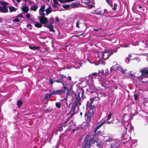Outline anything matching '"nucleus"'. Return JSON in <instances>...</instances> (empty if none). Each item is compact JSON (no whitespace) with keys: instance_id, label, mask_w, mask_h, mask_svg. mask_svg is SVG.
<instances>
[{"instance_id":"6e6552de","label":"nucleus","mask_w":148,"mask_h":148,"mask_svg":"<svg viewBox=\"0 0 148 148\" xmlns=\"http://www.w3.org/2000/svg\"><path fill=\"white\" fill-rule=\"evenodd\" d=\"M113 53V52L109 50H106L104 52H99L98 55L99 57L104 59H107L109 56Z\"/></svg>"},{"instance_id":"864d4df0","label":"nucleus","mask_w":148,"mask_h":148,"mask_svg":"<svg viewBox=\"0 0 148 148\" xmlns=\"http://www.w3.org/2000/svg\"><path fill=\"white\" fill-rule=\"evenodd\" d=\"M27 27L29 29H32V26L30 24H28L27 25Z\"/></svg>"},{"instance_id":"de8ad7c7","label":"nucleus","mask_w":148,"mask_h":148,"mask_svg":"<svg viewBox=\"0 0 148 148\" xmlns=\"http://www.w3.org/2000/svg\"><path fill=\"white\" fill-rule=\"evenodd\" d=\"M69 6L70 5H63L62 6V7L65 9H67L69 7Z\"/></svg>"},{"instance_id":"a211bd4d","label":"nucleus","mask_w":148,"mask_h":148,"mask_svg":"<svg viewBox=\"0 0 148 148\" xmlns=\"http://www.w3.org/2000/svg\"><path fill=\"white\" fill-rule=\"evenodd\" d=\"M74 64L72 67L75 68V69H78L83 64L79 61H75Z\"/></svg>"},{"instance_id":"0e129e2a","label":"nucleus","mask_w":148,"mask_h":148,"mask_svg":"<svg viewBox=\"0 0 148 148\" xmlns=\"http://www.w3.org/2000/svg\"><path fill=\"white\" fill-rule=\"evenodd\" d=\"M74 0H67V1L68 2H71L73 1Z\"/></svg>"},{"instance_id":"b1692460","label":"nucleus","mask_w":148,"mask_h":148,"mask_svg":"<svg viewBox=\"0 0 148 148\" xmlns=\"http://www.w3.org/2000/svg\"><path fill=\"white\" fill-rule=\"evenodd\" d=\"M29 7L27 6H23L21 8L23 11L25 13H27L29 10Z\"/></svg>"},{"instance_id":"2eb2a0df","label":"nucleus","mask_w":148,"mask_h":148,"mask_svg":"<svg viewBox=\"0 0 148 148\" xmlns=\"http://www.w3.org/2000/svg\"><path fill=\"white\" fill-rule=\"evenodd\" d=\"M90 93L92 96V99L97 97L99 99V98L103 95V93H98V92H97V91L92 92Z\"/></svg>"},{"instance_id":"6ab92c4d","label":"nucleus","mask_w":148,"mask_h":148,"mask_svg":"<svg viewBox=\"0 0 148 148\" xmlns=\"http://www.w3.org/2000/svg\"><path fill=\"white\" fill-rule=\"evenodd\" d=\"M97 73H92V74H90L88 76V77H87V79L88 80V79L89 82L90 83V80H93L92 78H93V77H96L97 76Z\"/></svg>"},{"instance_id":"5701e85b","label":"nucleus","mask_w":148,"mask_h":148,"mask_svg":"<svg viewBox=\"0 0 148 148\" xmlns=\"http://www.w3.org/2000/svg\"><path fill=\"white\" fill-rule=\"evenodd\" d=\"M137 140H132V141L131 145V148H134L137 145Z\"/></svg>"},{"instance_id":"2f4dec72","label":"nucleus","mask_w":148,"mask_h":148,"mask_svg":"<svg viewBox=\"0 0 148 148\" xmlns=\"http://www.w3.org/2000/svg\"><path fill=\"white\" fill-rule=\"evenodd\" d=\"M9 9L10 10V12H13V11H16V10L17 9L15 8L14 7L12 6H10L9 7Z\"/></svg>"},{"instance_id":"0eeeda50","label":"nucleus","mask_w":148,"mask_h":148,"mask_svg":"<svg viewBox=\"0 0 148 148\" xmlns=\"http://www.w3.org/2000/svg\"><path fill=\"white\" fill-rule=\"evenodd\" d=\"M109 148L116 147L119 146L121 143L120 140L118 139L109 138Z\"/></svg>"},{"instance_id":"4be33fe9","label":"nucleus","mask_w":148,"mask_h":148,"mask_svg":"<svg viewBox=\"0 0 148 148\" xmlns=\"http://www.w3.org/2000/svg\"><path fill=\"white\" fill-rule=\"evenodd\" d=\"M8 9L6 5H3L2 7L0 6V11L2 12L5 13L7 12Z\"/></svg>"},{"instance_id":"603ef678","label":"nucleus","mask_w":148,"mask_h":148,"mask_svg":"<svg viewBox=\"0 0 148 148\" xmlns=\"http://www.w3.org/2000/svg\"><path fill=\"white\" fill-rule=\"evenodd\" d=\"M83 34V33H82L80 35H74L72 36V37H78L81 35Z\"/></svg>"},{"instance_id":"f03ea898","label":"nucleus","mask_w":148,"mask_h":148,"mask_svg":"<svg viewBox=\"0 0 148 148\" xmlns=\"http://www.w3.org/2000/svg\"><path fill=\"white\" fill-rule=\"evenodd\" d=\"M121 123L124 127V130L122 136V138L123 140L127 141L131 138L130 134L133 129V127L131 124H129L127 121H125L124 118H122Z\"/></svg>"},{"instance_id":"c756f323","label":"nucleus","mask_w":148,"mask_h":148,"mask_svg":"<svg viewBox=\"0 0 148 148\" xmlns=\"http://www.w3.org/2000/svg\"><path fill=\"white\" fill-rule=\"evenodd\" d=\"M34 22L35 23L34 25L35 27L38 28H40L42 27V25L38 22L36 21H34Z\"/></svg>"},{"instance_id":"774afa93","label":"nucleus","mask_w":148,"mask_h":148,"mask_svg":"<svg viewBox=\"0 0 148 148\" xmlns=\"http://www.w3.org/2000/svg\"><path fill=\"white\" fill-rule=\"evenodd\" d=\"M106 11H107V10L106 9H105L104 10V11L105 12H106Z\"/></svg>"},{"instance_id":"c85d7f7f","label":"nucleus","mask_w":148,"mask_h":148,"mask_svg":"<svg viewBox=\"0 0 148 148\" xmlns=\"http://www.w3.org/2000/svg\"><path fill=\"white\" fill-rule=\"evenodd\" d=\"M29 48L32 50H35L36 49H39L40 48V47L39 46H29Z\"/></svg>"},{"instance_id":"a18cd8bd","label":"nucleus","mask_w":148,"mask_h":148,"mask_svg":"<svg viewBox=\"0 0 148 148\" xmlns=\"http://www.w3.org/2000/svg\"><path fill=\"white\" fill-rule=\"evenodd\" d=\"M117 5L116 3H115L114 4V7L112 9L114 10H115L116 9V7H117Z\"/></svg>"},{"instance_id":"338daca9","label":"nucleus","mask_w":148,"mask_h":148,"mask_svg":"<svg viewBox=\"0 0 148 148\" xmlns=\"http://www.w3.org/2000/svg\"><path fill=\"white\" fill-rule=\"evenodd\" d=\"M82 115V112H81L80 113L79 115H80V116H81Z\"/></svg>"},{"instance_id":"58836bf2","label":"nucleus","mask_w":148,"mask_h":148,"mask_svg":"<svg viewBox=\"0 0 148 148\" xmlns=\"http://www.w3.org/2000/svg\"><path fill=\"white\" fill-rule=\"evenodd\" d=\"M109 73V71L108 69H106L104 72V76L108 75Z\"/></svg>"},{"instance_id":"f257e3e1","label":"nucleus","mask_w":148,"mask_h":148,"mask_svg":"<svg viewBox=\"0 0 148 148\" xmlns=\"http://www.w3.org/2000/svg\"><path fill=\"white\" fill-rule=\"evenodd\" d=\"M84 90L81 88L78 90L76 93L73 92L71 93V98L67 99L74 101L71 105V110L66 116L69 119L74 115L77 112L78 107L81 104L82 100L85 97L84 96Z\"/></svg>"},{"instance_id":"9d476101","label":"nucleus","mask_w":148,"mask_h":148,"mask_svg":"<svg viewBox=\"0 0 148 148\" xmlns=\"http://www.w3.org/2000/svg\"><path fill=\"white\" fill-rule=\"evenodd\" d=\"M140 72L142 73L140 76L138 77V79L141 81L143 77H148V68L143 69L140 70Z\"/></svg>"},{"instance_id":"4c0bfd02","label":"nucleus","mask_w":148,"mask_h":148,"mask_svg":"<svg viewBox=\"0 0 148 148\" xmlns=\"http://www.w3.org/2000/svg\"><path fill=\"white\" fill-rule=\"evenodd\" d=\"M104 70L103 69H102L101 70L99 71V74H101V75L104 76Z\"/></svg>"},{"instance_id":"bb28decb","label":"nucleus","mask_w":148,"mask_h":148,"mask_svg":"<svg viewBox=\"0 0 148 148\" xmlns=\"http://www.w3.org/2000/svg\"><path fill=\"white\" fill-rule=\"evenodd\" d=\"M117 70L118 71H120L121 73H122L124 74L125 73V72L127 71V70L126 69H124L123 70L122 68L120 67H119L118 66V68Z\"/></svg>"},{"instance_id":"ea45409f","label":"nucleus","mask_w":148,"mask_h":148,"mask_svg":"<svg viewBox=\"0 0 148 148\" xmlns=\"http://www.w3.org/2000/svg\"><path fill=\"white\" fill-rule=\"evenodd\" d=\"M104 145L106 148H109V142L107 141V143H106L104 144Z\"/></svg>"},{"instance_id":"c03bdc74","label":"nucleus","mask_w":148,"mask_h":148,"mask_svg":"<svg viewBox=\"0 0 148 148\" xmlns=\"http://www.w3.org/2000/svg\"><path fill=\"white\" fill-rule=\"evenodd\" d=\"M0 3L2 5H7V3L5 1H0Z\"/></svg>"},{"instance_id":"5fc2aeb1","label":"nucleus","mask_w":148,"mask_h":148,"mask_svg":"<svg viewBox=\"0 0 148 148\" xmlns=\"http://www.w3.org/2000/svg\"><path fill=\"white\" fill-rule=\"evenodd\" d=\"M26 17L27 18H29L30 17V15L28 13L27 14H26Z\"/></svg>"},{"instance_id":"ddd939ff","label":"nucleus","mask_w":148,"mask_h":148,"mask_svg":"<svg viewBox=\"0 0 148 148\" xmlns=\"http://www.w3.org/2000/svg\"><path fill=\"white\" fill-rule=\"evenodd\" d=\"M60 78L57 80H55L54 81L57 83H65L66 82V80L67 79V77H66V75H64L62 74L60 75Z\"/></svg>"},{"instance_id":"393cba45","label":"nucleus","mask_w":148,"mask_h":148,"mask_svg":"<svg viewBox=\"0 0 148 148\" xmlns=\"http://www.w3.org/2000/svg\"><path fill=\"white\" fill-rule=\"evenodd\" d=\"M53 95L52 92L50 93H47L45 94V96L44 97V99H47L48 98H51L52 95Z\"/></svg>"},{"instance_id":"39448f33","label":"nucleus","mask_w":148,"mask_h":148,"mask_svg":"<svg viewBox=\"0 0 148 148\" xmlns=\"http://www.w3.org/2000/svg\"><path fill=\"white\" fill-rule=\"evenodd\" d=\"M95 142L93 138H91L90 139H88L86 136L84 140V142L82 144L83 148H90V147L93 145Z\"/></svg>"},{"instance_id":"7ed1b4c3","label":"nucleus","mask_w":148,"mask_h":148,"mask_svg":"<svg viewBox=\"0 0 148 148\" xmlns=\"http://www.w3.org/2000/svg\"><path fill=\"white\" fill-rule=\"evenodd\" d=\"M93 103V101L90 99L86 103V108L87 112L85 113L84 117L87 122H90L92 116H93L95 109V106L92 105Z\"/></svg>"},{"instance_id":"cd10ccee","label":"nucleus","mask_w":148,"mask_h":148,"mask_svg":"<svg viewBox=\"0 0 148 148\" xmlns=\"http://www.w3.org/2000/svg\"><path fill=\"white\" fill-rule=\"evenodd\" d=\"M38 8V7L36 5H33V6L31 7L30 9L31 10L34 11H36Z\"/></svg>"},{"instance_id":"20e7f679","label":"nucleus","mask_w":148,"mask_h":148,"mask_svg":"<svg viewBox=\"0 0 148 148\" xmlns=\"http://www.w3.org/2000/svg\"><path fill=\"white\" fill-rule=\"evenodd\" d=\"M67 79L69 82L67 83H66V82L65 83H63V87H62V88L64 89V91L66 93V98L64 99L66 100L67 104H68L67 99L71 98V95L70 94V91L72 89L73 86L74 84L73 82L71 81V76L67 77Z\"/></svg>"},{"instance_id":"37998d69","label":"nucleus","mask_w":148,"mask_h":148,"mask_svg":"<svg viewBox=\"0 0 148 148\" xmlns=\"http://www.w3.org/2000/svg\"><path fill=\"white\" fill-rule=\"evenodd\" d=\"M82 2L84 3H88L90 2L89 0H83Z\"/></svg>"},{"instance_id":"a19ab883","label":"nucleus","mask_w":148,"mask_h":148,"mask_svg":"<svg viewBox=\"0 0 148 148\" xmlns=\"http://www.w3.org/2000/svg\"><path fill=\"white\" fill-rule=\"evenodd\" d=\"M104 139L106 140V143H107V141H109V138H109L108 136H105L104 138Z\"/></svg>"},{"instance_id":"bf43d9fd","label":"nucleus","mask_w":148,"mask_h":148,"mask_svg":"<svg viewBox=\"0 0 148 148\" xmlns=\"http://www.w3.org/2000/svg\"><path fill=\"white\" fill-rule=\"evenodd\" d=\"M106 1L108 4H110V0H106Z\"/></svg>"},{"instance_id":"79ce46f5","label":"nucleus","mask_w":148,"mask_h":148,"mask_svg":"<svg viewBox=\"0 0 148 148\" xmlns=\"http://www.w3.org/2000/svg\"><path fill=\"white\" fill-rule=\"evenodd\" d=\"M134 100H135L136 101L138 99V94H136L134 95Z\"/></svg>"},{"instance_id":"412c9836","label":"nucleus","mask_w":148,"mask_h":148,"mask_svg":"<svg viewBox=\"0 0 148 148\" xmlns=\"http://www.w3.org/2000/svg\"><path fill=\"white\" fill-rule=\"evenodd\" d=\"M16 18H15L14 19V21L15 22H19L20 21V19L18 18H20L21 19V18H23V15L21 14H19L17 16H16Z\"/></svg>"},{"instance_id":"dca6fc26","label":"nucleus","mask_w":148,"mask_h":148,"mask_svg":"<svg viewBox=\"0 0 148 148\" xmlns=\"http://www.w3.org/2000/svg\"><path fill=\"white\" fill-rule=\"evenodd\" d=\"M45 8V6L44 5H42L39 10V14L41 16H44L45 14L44 13V10Z\"/></svg>"},{"instance_id":"72a5a7b5","label":"nucleus","mask_w":148,"mask_h":148,"mask_svg":"<svg viewBox=\"0 0 148 148\" xmlns=\"http://www.w3.org/2000/svg\"><path fill=\"white\" fill-rule=\"evenodd\" d=\"M131 55L129 54L128 57H127L125 58V61L127 63H128L130 61V58L131 57Z\"/></svg>"},{"instance_id":"1a4fd4ad","label":"nucleus","mask_w":148,"mask_h":148,"mask_svg":"<svg viewBox=\"0 0 148 148\" xmlns=\"http://www.w3.org/2000/svg\"><path fill=\"white\" fill-rule=\"evenodd\" d=\"M94 81L93 80H90V83L89 82V81L88 82V85L89 86V88L87 89V92H89L90 93L91 92L97 91L96 88H95L93 84Z\"/></svg>"},{"instance_id":"3c124183","label":"nucleus","mask_w":148,"mask_h":148,"mask_svg":"<svg viewBox=\"0 0 148 148\" xmlns=\"http://www.w3.org/2000/svg\"><path fill=\"white\" fill-rule=\"evenodd\" d=\"M57 1H58L57 0H53V3L55 5H58V2Z\"/></svg>"},{"instance_id":"423d86ee","label":"nucleus","mask_w":148,"mask_h":148,"mask_svg":"<svg viewBox=\"0 0 148 148\" xmlns=\"http://www.w3.org/2000/svg\"><path fill=\"white\" fill-rule=\"evenodd\" d=\"M69 119H66L63 123H62L60 124L59 126L58 130L60 132H62L64 130H65V132L69 131L71 127V125H69L68 127L66 130L65 128V127L67 126L70 123V122L69 121Z\"/></svg>"},{"instance_id":"473e14b6","label":"nucleus","mask_w":148,"mask_h":148,"mask_svg":"<svg viewBox=\"0 0 148 148\" xmlns=\"http://www.w3.org/2000/svg\"><path fill=\"white\" fill-rule=\"evenodd\" d=\"M17 104L18 108H20L21 107V105L22 104V102L21 100H18L17 101Z\"/></svg>"},{"instance_id":"c9c22d12","label":"nucleus","mask_w":148,"mask_h":148,"mask_svg":"<svg viewBox=\"0 0 148 148\" xmlns=\"http://www.w3.org/2000/svg\"><path fill=\"white\" fill-rule=\"evenodd\" d=\"M61 106L60 102H56V106L58 108H60Z\"/></svg>"},{"instance_id":"e433bc0d","label":"nucleus","mask_w":148,"mask_h":148,"mask_svg":"<svg viewBox=\"0 0 148 148\" xmlns=\"http://www.w3.org/2000/svg\"><path fill=\"white\" fill-rule=\"evenodd\" d=\"M131 72L132 71H131L129 73H128V75L130 77L133 78L135 77V75L134 74H132Z\"/></svg>"},{"instance_id":"69168bd1","label":"nucleus","mask_w":148,"mask_h":148,"mask_svg":"<svg viewBox=\"0 0 148 148\" xmlns=\"http://www.w3.org/2000/svg\"><path fill=\"white\" fill-rule=\"evenodd\" d=\"M94 30L95 31H98V29H94Z\"/></svg>"},{"instance_id":"e2e57ef3","label":"nucleus","mask_w":148,"mask_h":148,"mask_svg":"<svg viewBox=\"0 0 148 148\" xmlns=\"http://www.w3.org/2000/svg\"><path fill=\"white\" fill-rule=\"evenodd\" d=\"M111 7H112V4L111 3H110V4H109Z\"/></svg>"},{"instance_id":"aec40b11","label":"nucleus","mask_w":148,"mask_h":148,"mask_svg":"<svg viewBox=\"0 0 148 148\" xmlns=\"http://www.w3.org/2000/svg\"><path fill=\"white\" fill-rule=\"evenodd\" d=\"M46 27L49 28L50 31H52L53 32L55 31V30L53 29V27L51 22H49V23H48L46 25Z\"/></svg>"},{"instance_id":"13d9d810","label":"nucleus","mask_w":148,"mask_h":148,"mask_svg":"<svg viewBox=\"0 0 148 148\" xmlns=\"http://www.w3.org/2000/svg\"><path fill=\"white\" fill-rule=\"evenodd\" d=\"M93 7V6L89 4L88 5V7L89 8H92Z\"/></svg>"},{"instance_id":"052dcab7","label":"nucleus","mask_w":148,"mask_h":148,"mask_svg":"<svg viewBox=\"0 0 148 148\" xmlns=\"http://www.w3.org/2000/svg\"><path fill=\"white\" fill-rule=\"evenodd\" d=\"M22 0H16V1L18 3H19Z\"/></svg>"},{"instance_id":"7c9ffc66","label":"nucleus","mask_w":148,"mask_h":148,"mask_svg":"<svg viewBox=\"0 0 148 148\" xmlns=\"http://www.w3.org/2000/svg\"><path fill=\"white\" fill-rule=\"evenodd\" d=\"M46 15H47L51 12V7H49L45 10Z\"/></svg>"},{"instance_id":"f8f14e48","label":"nucleus","mask_w":148,"mask_h":148,"mask_svg":"<svg viewBox=\"0 0 148 148\" xmlns=\"http://www.w3.org/2000/svg\"><path fill=\"white\" fill-rule=\"evenodd\" d=\"M38 18L40 23L41 24H43L46 26V25L48 23H49V22L47 18L46 17L44 16H38Z\"/></svg>"},{"instance_id":"f3484780","label":"nucleus","mask_w":148,"mask_h":148,"mask_svg":"<svg viewBox=\"0 0 148 148\" xmlns=\"http://www.w3.org/2000/svg\"><path fill=\"white\" fill-rule=\"evenodd\" d=\"M106 122V121H102L99 125H97V127H96L95 128L94 131L95 133L97 134V130L100 128V127L102 126L103 124H105V123ZM98 131H97V132H98Z\"/></svg>"},{"instance_id":"9b49d317","label":"nucleus","mask_w":148,"mask_h":148,"mask_svg":"<svg viewBox=\"0 0 148 148\" xmlns=\"http://www.w3.org/2000/svg\"><path fill=\"white\" fill-rule=\"evenodd\" d=\"M53 95H61L65 93L64 89L62 87L60 90L55 89L51 91Z\"/></svg>"},{"instance_id":"49530a36","label":"nucleus","mask_w":148,"mask_h":148,"mask_svg":"<svg viewBox=\"0 0 148 148\" xmlns=\"http://www.w3.org/2000/svg\"><path fill=\"white\" fill-rule=\"evenodd\" d=\"M52 109H50V108H47L46 109V111H45V112L47 113V112H50L51 111Z\"/></svg>"},{"instance_id":"4468645a","label":"nucleus","mask_w":148,"mask_h":148,"mask_svg":"<svg viewBox=\"0 0 148 148\" xmlns=\"http://www.w3.org/2000/svg\"><path fill=\"white\" fill-rule=\"evenodd\" d=\"M108 81L105 79L102 78L101 79H100L99 80V84H100L101 86L107 88L108 87Z\"/></svg>"},{"instance_id":"6e6d98bb","label":"nucleus","mask_w":148,"mask_h":148,"mask_svg":"<svg viewBox=\"0 0 148 148\" xmlns=\"http://www.w3.org/2000/svg\"><path fill=\"white\" fill-rule=\"evenodd\" d=\"M107 123L108 124H110L112 123V121H106V122L105 123Z\"/></svg>"},{"instance_id":"4d7b16f0","label":"nucleus","mask_w":148,"mask_h":148,"mask_svg":"<svg viewBox=\"0 0 148 148\" xmlns=\"http://www.w3.org/2000/svg\"><path fill=\"white\" fill-rule=\"evenodd\" d=\"M56 21L57 22H59L60 21V20L57 17H56Z\"/></svg>"},{"instance_id":"a878e982","label":"nucleus","mask_w":148,"mask_h":148,"mask_svg":"<svg viewBox=\"0 0 148 148\" xmlns=\"http://www.w3.org/2000/svg\"><path fill=\"white\" fill-rule=\"evenodd\" d=\"M118 66V64H116V65L111 67L110 68V72H111L113 71H114L117 70Z\"/></svg>"},{"instance_id":"f704fd0d","label":"nucleus","mask_w":148,"mask_h":148,"mask_svg":"<svg viewBox=\"0 0 148 148\" xmlns=\"http://www.w3.org/2000/svg\"><path fill=\"white\" fill-rule=\"evenodd\" d=\"M112 113L111 112H110L109 113L108 115V117H107V119L105 121H108L109 120V119L111 118V116H112Z\"/></svg>"},{"instance_id":"8fccbe9b","label":"nucleus","mask_w":148,"mask_h":148,"mask_svg":"<svg viewBox=\"0 0 148 148\" xmlns=\"http://www.w3.org/2000/svg\"><path fill=\"white\" fill-rule=\"evenodd\" d=\"M54 82L51 79H49V83H50L51 85H52L53 83Z\"/></svg>"},{"instance_id":"680f3d73","label":"nucleus","mask_w":148,"mask_h":148,"mask_svg":"<svg viewBox=\"0 0 148 148\" xmlns=\"http://www.w3.org/2000/svg\"><path fill=\"white\" fill-rule=\"evenodd\" d=\"M117 49H115L114 50H113V51H114V52H116L117 51Z\"/></svg>"},{"instance_id":"09e8293b","label":"nucleus","mask_w":148,"mask_h":148,"mask_svg":"<svg viewBox=\"0 0 148 148\" xmlns=\"http://www.w3.org/2000/svg\"><path fill=\"white\" fill-rule=\"evenodd\" d=\"M79 21H78L76 23V26L77 28L79 27Z\"/></svg>"}]
</instances>
